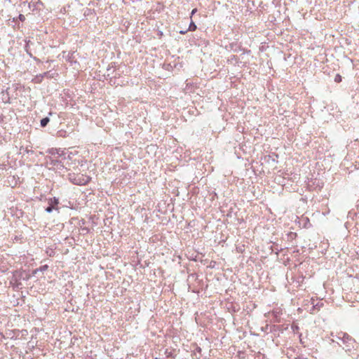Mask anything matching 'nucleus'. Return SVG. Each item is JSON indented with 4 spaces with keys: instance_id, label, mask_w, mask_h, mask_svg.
<instances>
[{
    "instance_id": "7",
    "label": "nucleus",
    "mask_w": 359,
    "mask_h": 359,
    "mask_svg": "<svg viewBox=\"0 0 359 359\" xmlns=\"http://www.w3.org/2000/svg\"><path fill=\"white\" fill-rule=\"evenodd\" d=\"M57 203H58V200L57 198H54L53 199L50 200V204H52L53 205H57Z\"/></svg>"
},
{
    "instance_id": "10",
    "label": "nucleus",
    "mask_w": 359,
    "mask_h": 359,
    "mask_svg": "<svg viewBox=\"0 0 359 359\" xmlns=\"http://www.w3.org/2000/svg\"><path fill=\"white\" fill-rule=\"evenodd\" d=\"M19 19H20L21 21H24V20H25V17L23 15L20 14V15H19Z\"/></svg>"
},
{
    "instance_id": "13",
    "label": "nucleus",
    "mask_w": 359,
    "mask_h": 359,
    "mask_svg": "<svg viewBox=\"0 0 359 359\" xmlns=\"http://www.w3.org/2000/svg\"><path fill=\"white\" fill-rule=\"evenodd\" d=\"M196 12V9H194L192 11H191V14H194Z\"/></svg>"
},
{
    "instance_id": "9",
    "label": "nucleus",
    "mask_w": 359,
    "mask_h": 359,
    "mask_svg": "<svg viewBox=\"0 0 359 359\" xmlns=\"http://www.w3.org/2000/svg\"><path fill=\"white\" fill-rule=\"evenodd\" d=\"M48 269V266L47 265H44V266H42L41 268H40V271H45Z\"/></svg>"
},
{
    "instance_id": "1",
    "label": "nucleus",
    "mask_w": 359,
    "mask_h": 359,
    "mask_svg": "<svg viewBox=\"0 0 359 359\" xmlns=\"http://www.w3.org/2000/svg\"><path fill=\"white\" fill-rule=\"evenodd\" d=\"M49 164L53 166V167H55L57 168H60V167H62V164H61V162L59 161L58 160H56V159H50V162H49Z\"/></svg>"
},
{
    "instance_id": "3",
    "label": "nucleus",
    "mask_w": 359,
    "mask_h": 359,
    "mask_svg": "<svg viewBox=\"0 0 359 359\" xmlns=\"http://www.w3.org/2000/svg\"><path fill=\"white\" fill-rule=\"evenodd\" d=\"M39 77H41V79L43 77L51 78L53 77V75L50 74V72H46L41 74L40 76H37L36 79H38Z\"/></svg>"
},
{
    "instance_id": "5",
    "label": "nucleus",
    "mask_w": 359,
    "mask_h": 359,
    "mask_svg": "<svg viewBox=\"0 0 359 359\" xmlns=\"http://www.w3.org/2000/svg\"><path fill=\"white\" fill-rule=\"evenodd\" d=\"M53 209L54 207L53 206V205L50 204V205L46 208V211L48 213H50Z\"/></svg>"
},
{
    "instance_id": "6",
    "label": "nucleus",
    "mask_w": 359,
    "mask_h": 359,
    "mask_svg": "<svg viewBox=\"0 0 359 359\" xmlns=\"http://www.w3.org/2000/svg\"><path fill=\"white\" fill-rule=\"evenodd\" d=\"M49 153L51 154H58L60 155L59 154V151L57 149H51L50 151H49Z\"/></svg>"
},
{
    "instance_id": "14",
    "label": "nucleus",
    "mask_w": 359,
    "mask_h": 359,
    "mask_svg": "<svg viewBox=\"0 0 359 359\" xmlns=\"http://www.w3.org/2000/svg\"><path fill=\"white\" fill-rule=\"evenodd\" d=\"M74 183H75V184H79V183H80V182H74Z\"/></svg>"
},
{
    "instance_id": "8",
    "label": "nucleus",
    "mask_w": 359,
    "mask_h": 359,
    "mask_svg": "<svg viewBox=\"0 0 359 359\" xmlns=\"http://www.w3.org/2000/svg\"><path fill=\"white\" fill-rule=\"evenodd\" d=\"M334 81H335L336 82H339V81H341V76H340L339 75H337V76H336V77H335Z\"/></svg>"
},
{
    "instance_id": "2",
    "label": "nucleus",
    "mask_w": 359,
    "mask_h": 359,
    "mask_svg": "<svg viewBox=\"0 0 359 359\" xmlns=\"http://www.w3.org/2000/svg\"><path fill=\"white\" fill-rule=\"evenodd\" d=\"M50 121L48 117L43 118L41 120L40 124L41 127H46Z\"/></svg>"
},
{
    "instance_id": "4",
    "label": "nucleus",
    "mask_w": 359,
    "mask_h": 359,
    "mask_svg": "<svg viewBox=\"0 0 359 359\" xmlns=\"http://www.w3.org/2000/svg\"><path fill=\"white\" fill-rule=\"evenodd\" d=\"M196 25L194 24V22H191L189 25V30L190 31H194L196 29Z\"/></svg>"
},
{
    "instance_id": "12",
    "label": "nucleus",
    "mask_w": 359,
    "mask_h": 359,
    "mask_svg": "<svg viewBox=\"0 0 359 359\" xmlns=\"http://www.w3.org/2000/svg\"><path fill=\"white\" fill-rule=\"evenodd\" d=\"M187 31L182 30V31L180 32V33L184 34L187 33Z\"/></svg>"
},
{
    "instance_id": "11",
    "label": "nucleus",
    "mask_w": 359,
    "mask_h": 359,
    "mask_svg": "<svg viewBox=\"0 0 359 359\" xmlns=\"http://www.w3.org/2000/svg\"><path fill=\"white\" fill-rule=\"evenodd\" d=\"M317 307H319V304L318 303L316 306H313L312 310L314 311Z\"/></svg>"
}]
</instances>
